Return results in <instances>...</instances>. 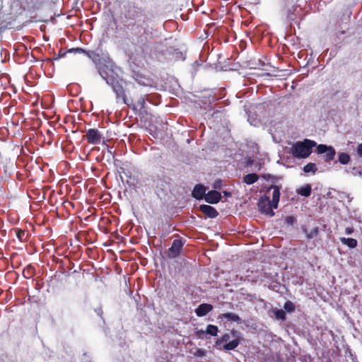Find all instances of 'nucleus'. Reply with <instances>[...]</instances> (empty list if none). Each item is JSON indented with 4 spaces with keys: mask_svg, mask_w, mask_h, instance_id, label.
<instances>
[{
    "mask_svg": "<svg viewBox=\"0 0 362 362\" xmlns=\"http://www.w3.org/2000/svg\"><path fill=\"white\" fill-rule=\"evenodd\" d=\"M143 16H145L144 11L139 7H134V11L132 12L129 10L127 13L124 14V18L127 21L134 20V23H129L124 25L129 30L132 38L133 40H136L137 44H141L144 41L143 35L147 34L148 30L146 18H145L141 22H140V20L136 21ZM145 39L146 38L145 37Z\"/></svg>",
    "mask_w": 362,
    "mask_h": 362,
    "instance_id": "1",
    "label": "nucleus"
},
{
    "mask_svg": "<svg viewBox=\"0 0 362 362\" xmlns=\"http://www.w3.org/2000/svg\"><path fill=\"white\" fill-rule=\"evenodd\" d=\"M317 143L308 139H305L302 141H297L291 148V154L296 158H306L312 153V148L317 147Z\"/></svg>",
    "mask_w": 362,
    "mask_h": 362,
    "instance_id": "2",
    "label": "nucleus"
},
{
    "mask_svg": "<svg viewBox=\"0 0 362 362\" xmlns=\"http://www.w3.org/2000/svg\"><path fill=\"white\" fill-rule=\"evenodd\" d=\"M100 76L106 81V83L110 85L116 95L117 103L122 102L130 106L129 101L127 98L125 90L122 83L114 77H108L106 72L99 71Z\"/></svg>",
    "mask_w": 362,
    "mask_h": 362,
    "instance_id": "3",
    "label": "nucleus"
},
{
    "mask_svg": "<svg viewBox=\"0 0 362 362\" xmlns=\"http://www.w3.org/2000/svg\"><path fill=\"white\" fill-rule=\"evenodd\" d=\"M315 152L317 154H325L323 158L326 163H330L333 160L336 155L335 149L332 146H328L326 144L317 145Z\"/></svg>",
    "mask_w": 362,
    "mask_h": 362,
    "instance_id": "4",
    "label": "nucleus"
},
{
    "mask_svg": "<svg viewBox=\"0 0 362 362\" xmlns=\"http://www.w3.org/2000/svg\"><path fill=\"white\" fill-rule=\"evenodd\" d=\"M185 242V240L182 238L175 239L173 241L171 247L168 249V257L170 259L179 257Z\"/></svg>",
    "mask_w": 362,
    "mask_h": 362,
    "instance_id": "5",
    "label": "nucleus"
},
{
    "mask_svg": "<svg viewBox=\"0 0 362 362\" xmlns=\"http://www.w3.org/2000/svg\"><path fill=\"white\" fill-rule=\"evenodd\" d=\"M259 210L266 215L274 216V212L273 211L272 202L270 201L269 197H262L258 202Z\"/></svg>",
    "mask_w": 362,
    "mask_h": 362,
    "instance_id": "6",
    "label": "nucleus"
},
{
    "mask_svg": "<svg viewBox=\"0 0 362 362\" xmlns=\"http://www.w3.org/2000/svg\"><path fill=\"white\" fill-rule=\"evenodd\" d=\"M86 139L89 144H99L101 142L103 136L97 129H89L86 131Z\"/></svg>",
    "mask_w": 362,
    "mask_h": 362,
    "instance_id": "7",
    "label": "nucleus"
},
{
    "mask_svg": "<svg viewBox=\"0 0 362 362\" xmlns=\"http://www.w3.org/2000/svg\"><path fill=\"white\" fill-rule=\"evenodd\" d=\"M221 199V194L216 190H211L206 194L204 200L211 204H215L219 202Z\"/></svg>",
    "mask_w": 362,
    "mask_h": 362,
    "instance_id": "8",
    "label": "nucleus"
},
{
    "mask_svg": "<svg viewBox=\"0 0 362 362\" xmlns=\"http://www.w3.org/2000/svg\"><path fill=\"white\" fill-rule=\"evenodd\" d=\"M199 210L204 214L207 217L214 218L218 216L217 210L209 205L202 204L199 206Z\"/></svg>",
    "mask_w": 362,
    "mask_h": 362,
    "instance_id": "9",
    "label": "nucleus"
},
{
    "mask_svg": "<svg viewBox=\"0 0 362 362\" xmlns=\"http://www.w3.org/2000/svg\"><path fill=\"white\" fill-rule=\"evenodd\" d=\"M206 188L202 185H196L192 191V195L196 199H204L206 195Z\"/></svg>",
    "mask_w": 362,
    "mask_h": 362,
    "instance_id": "10",
    "label": "nucleus"
},
{
    "mask_svg": "<svg viewBox=\"0 0 362 362\" xmlns=\"http://www.w3.org/2000/svg\"><path fill=\"white\" fill-rule=\"evenodd\" d=\"M212 310V305L209 303H202L195 309V313L198 317H204Z\"/></svg>",
    "mask_w": 362,
    "mask_h": 362,
    "instance_id": "11",
    "label": "nucleus"
},
{
    "mask_svg": "<svg viewBox=\"0 0 362 362\" xmlns=\"http://www.w3.org/2000/svg\"><path fill=\"white\" fill-rule=\"evenodd\" d=\"M130 106L134 111H139L140 112L145 111L146 99L144 96H141L136 103H133L131 100L129 102Z\"/></svg>",
    "mask_w": 362,
    "mask_h": 362,
    "instance_id": "12",
    "label": "nucleus"
},
{
    "mask_svg": "<svg viewBox=\"0 0 362 362\" xmlns=\"http://www.w3.org/2000/svg\"><path fill=\"white\" fill-rule=\"evenodd\" d=\"M269 189H273L272 202L273 207L274 209H276L278 207V204L279 202L280 188L277 185H272L270 186Z\"/></svg>",
    "mask_w": 362,
    "mask_h": 362,
    "instance_id": "13",
    "label": "nucleus"
},
{
    "mask_svg": "<svg viewBox=\"0 0 362 362\" xmlns=\"http://www.w3.org/2000/svg\"><path fill=\"white\" fill-rule=\"evenodd\" d=\"M312 187L310 184H306L304 186L297 189L296 192L303 197H309L311 194Z\"/></svg>",
    "mask_w": 362,
    "mask_h": 362,
    "instance_id": "14",
    "label": "nucleus"
},
{
    "mask_svg": "<svg viewBox=\"0 0 362 362\" xmlns=\"http://www.w3.org/2000/svg\"><path fill=\"white\" fill-rule=\"evenodd\" d=\"M259 179V176L256 173H250L243 177V182L247 185H252Z\"/></svg>",
    "mask_w": 362,
    "mask_h": 362,
    "instance_id": "15",
    "label": "nucleus"
},
{
    "mask_svg": "<svg viewBox=\"0 0 362 362\" xmlns=\"http://www.w3.org/2000/svg\"><path fill=\"white\" fill-rule=\"evenodd\" d=\"M340 241L342 244L346 245L349 248H355L357 246V240L351 238H340Z\"/></svg>",
    "mask_w": 362,
    "mask_h": 362,
    "instance_id": "16",
    "label": "nucleus"
},
{
    "mask_svg": "<svg viewBox=\"0 0 362 362\" xmlns=\"http://www.w3.org/2000/svg\"><path fill=\"white\" fill-rule=\"evenodd\" d=\"M275 318L279 320L285 321L286 319V312L281 309L274 308L272 309Z\"/></svg>",
    "mask_w": 362,
    "mask_h": 362,
    "instance_id": "17",
    "label": "nucleus"
},
{
    "mask_svg": "<svg viewBox=\"0 0 362 362\" xmlns=\"http://www.w3.org/2000/svg\"><path fill=\"white\" fill-rule=\"evenodd\" d=\"M45 0H31V6L28 7L30 11L34 12L39 10Z\"/></svg>",
    "mask_w": 362,
    "mask_h": 362,
    "instance_id": "18",
    "label": "nucleus"
},
{
    "mask_svg": "<svg viewBox=\"0 0 362 362\" xmlns=\"http://www.w3.org/2000/svg\"><path fill=\"white\" fill-rule=\"evenodd\" d=\"M35 274V269L31 265H28L23 272V275L26 279L31 278Z\"/></svg>",
    "mask_w": 362,
    "mask_h": 362,
    "instance_id": "19",
    "label": "nucleus"
},
{
    "mask_svg": "<svg viewBox=\"0 0 362 362\" xmlns=\"http://www.w3.org/2000/svg\"><path fill=\"white\" fill-rule=\"evenodd\" d=\"M240 341L238 339H235L228 343H226L223 348L225 350H234L238 345H239Z\"/></svg>",
    "mask_w": 362,
    "mask_h": 362,
    "instance_id": "20",
    "label": "nucleus"
},
{
    "mask_svg": "<svg viewBox=\"0 0 362 362\" xmlns=\"http://www.w3.org/2000/svg\"><path fill=\"white\" fill-rule=\"evenodd\" d=\"M350 156L347 153H341L339 155L338 160L342 165H346L350 162Z\"/></svg>",
    "mask_w": 362,
    "mask_h": 362,
    "instance_id": "21",
    "label": "nucleus"
},
{
    "mask_svg": "<svg viewBox=\"0 0 362 362\" xmlns=\"http://www.w3.org/2000/svg\"><path fill=\"white\" fill-rule=\"evenodd\" d=\"M223 317L228 321L238 322L240 320V317L233 313H226L223 314Z\"/></svg>",
    "mask_w": 362,
    "mask_h": 362,
    "instance_id": "22",
    "label": "nucleus"
},
{
    "mask_svg": "<svg viewBox=\"0 0 362 362\" xmlns=\"http://www.w3.org/2000/svg\"><path fill=\"white\" fill-rule=\"evenodd\" d=\"M317 170V168L315 163H309L303 167V171L306 173H315Z\"/></svg>",
    "mask_w": 362,
    "mask_h": 362,
    "instance_id": "23",
    "label": "nucleus"
},
{
    "mask_svg": "<svg viewBox=\"0 0 362 362\" xmlns=\"http://www.w3.org/2000/svg\"><path fill=\"white\" fill-rule=\"evenodd\" d=\"M84 54L88 56L90 59H91L94 62L99 61L100 59V56L99 54L96 53L94 51H86L85 50Z\"/></svg>",
    "mask_w": 362,
    "mask_h": 362,
    "instance_id": "24",
    "label": "nucleus"
},
{
    "mask_svg": "<svg viewBox=\"0 0 362 362\" xmlns=\"http://www.w3.org/2000/svg\"><path fill=\"white\" fill-rule=\"evenodd\" d=\"M306 233V237L308 239H313L316 237L319 233V228L317 226L314 227L310 230V232H307L305 230H303Z\"/></svg>",
    "mask_w": 362,
    "mask_h": 362,
    "instance_id": "25",
    "label": "nucleus"
},
{
    "mask_svg": "<svg viewBox=\"0 0 362 362\" xmlns=\"http://www.w3.org/2000/svg\"><path fill=\"white\" fill-rule=\"evenodd\" d=\"M284 308L285 310V312L293 313L296 310V306L292 301L287 300L284 305Z\"/></svg>",
    "mask_w": 362,
    "mask_h": 362,
    "instance_id": "26",
    "label": "nucleus"
},
{
    "mask_svg": "<svg viewBox=\"0 0 362 362\" xmlns=\"http://www.w3.org/2000/svg\"><path fill=\"white\" fill-rule=\"evenodd\" d=\"M206 332L211 336H216L218 333V327L214 325H209L206 327Z\"/></svg>",
    "mask_w": 362,
    "mask_h": 362,
    "instance_id": "27",
    "label": "nucleus"
},
{
    "mask_svg": "<svg viewBox=\"0 0 362 362\" xmlns=\"http://www.w3.org/2000/svg\"><path fill=\"white\" fill-rule=\"evenodd\" d=\"M294 7L293 6L291 8H288L286 11V18L289 21H294L295 20V14H294Z\"/></svg>",
    "mask_w": 362,
    "mask_h": 362,
    "instance_id": "28",
    "label": "nucleus"
},
{
    "mask_svg": "<svg viewBox=\"0 0 362 362\" xmlns=\"http://www.w3.org/2000/svg\"><path fill=\"white\" fill-rule=\"evenodd\" d=\"M296 221V219L293 216H288L285 218V223L288 226H293V223Z\"/></svg>",
    "mask_w": 362,
    "mask_h": 362,
    "instance_id": "29",
    "label": "nucleus"
},
{
    "mask_svg": "<svg viewBox=\"0 0 362 362\" xmlns=\"http://www.w3.org/2000/svg\"><path fill=\"white\" fill-rule=\"evenodd\" d=\"M67 52L69 53H84L85 49L80 48V47H76V48H71L67 50Z\"/></svg>",
    "mask_w": 362,
    "mask_h": 362,
    "instance_id": "30",
    "label": "nucleus"
},
{
    "mask_svg": "<svg viewBox=\"0 0 362 362\" xmlns=\"http://www.w3.org/2000/svg\"><path fill=\"white\" fill-rule=\"evenodd\" d=\"M354 232V228L352 227H347L345 229V233L347 235H351Z\"/></svg>",
    "mask_w": 362,
    "mask_h": 362,
    "instance_id": "31",
    "label": "nucleus"
},
{
    "mask_svg": "<svg viewBox=\"0 0 362 362\" xmlns=\"http://www.w3.org/2000/svg\"><path fill=\"white\" fill-rule=\"evenodd\" d=\"M357 153L362 157V144H360L357 147Z\"/></svg>",
    "mask_w": 362,
    "mask_h": 362,
    "instance_id": "32",
    "label": "nucleus"
},
{
    "mask_svg": "<svg viewBox=\"0 0 362 362\" xmlns=\"http://www.w3.org/2000/svg\"><path fill=\"white\" fill-rule=\"evenodd\" d=\"M67 51L66 52H62V50L59 51V56L60 57H64L66 54Z\"/></svg>",
    "mask_w": 362,
    "mask_h": 362,
    "instance_id": "33",
    "label": "nucleus"
},
{
    "mask_svg": "<svg viewBox=\"0 0 362 362\" xmlns=\"http://www.w3.org/2000/svg\"><path fill=\"white\" fill-rule=\"evenodd\" d=\"M228 338H229V337L228 335H224L223 337V339L225 340V341H226Z\"/></svg>",
    "mask_w": 362,
    "mask_h": 362,
    "instance_id": "34",
    "label": "nucleus"
},
{
    "mask_svg": "<svg viewBox=\"0 0 362 362\" xmlns=\"http://www.w3.org/2000/svg\"><path fill=\"white\" fill-rule=\"evenodd\" d=\"M217 186H218V184H216H216L214 185V187H215V188H216V187H217Z\"/></svg>",
    "mask_w": 362,
    "mask_h": 362,
    "instance_id": "35",
    "label": "nucleus"
},
{
    "mask_svg": "<svg viewBox=\"0 0 362 362\" xmlns=\"http://www.w3.org/2000/svg\"><path fill=\"white\" fill-rule=\"evenodd\" d=\"M217 186H218V184H216H216L214 185V187H215V188H216V187H217Z\"/></svg>",
    "mask_w": 362,
    "mask_h": 362,
    "instance_id": "36",
    "label": "nucleus"
},
{
    "mask_svg": "<svg viewBox=\"0 0 362 362\" xmlns=\"http://www.w3.org/2000/svg\"><path fill=\"white\" fill-rule=\"evenodd\" d=\"M21 234H20V233H18V237L19 238H21Z\"/></svg>",
    "mask_w": 362,
    "mask_h": 362,
    "instance_id": "37",
    "label": "nucleus"
}]
</instances>
